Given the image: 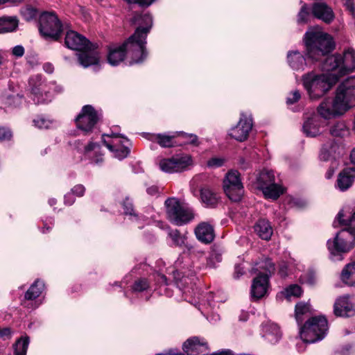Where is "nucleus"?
Instances as JSON below:
<instances>
[{
	"label": "nucleus",
	"instance_id": "nucleus-1",
	"mask_svg": "<svg viewBox=\"0 0 355 355\" xmlns=\"http://www.w3.org/2000/svg\"><path fill=\"white\" fill-rule=\"evenodd\" d=\"M132 23L138 25L134 34L121 45H114L110 48L107 60L113 66L122 62L126 54L130 57L131 63L141 62L147 56L146 40L153 24L152 17L148 13L135 14L132 18Z\"/></svg>",
	"mask_w": 355,
	"mask_h": 355
},
{
	"label": "nucleus",
	"instance_id": "nucleus-2",
	"mask_svg": "<svg viewBox=\"0 0 355 355\" xmlns=\"http://www.w3.org/2000/svg\"><path fill=\"white\" fill-rule=\"evenodd\" d=\"M355 105V76L345 80L338 87L334 100L327 98L318 108L319 114L324 119H330L342 114Z\"/></svg>",
	"mask_w": 355,
	"mask_h": 355
},
{
	"label": "nucleus",
	"instance_id": "nucleus-3",
	"mask_svg": "<svg viewBox=\"0 0 355 355\" xmlns=\"http://www.w3.org/2000/svg\"><path fill=\"white\" fill-rule=\"evenodd\" d=\"M343 216V211H339L337 220L340 224L348 227L337 233L333 240L329 239L327 242L330 259L334 261L343 260V255L355 245V226L351 224L352 216L347 220H345Z\"/></svg>",
	"mask_w": 355,
	"mask_h": 355
},
{
	"label": "nucleus",
	"instance_id": "nucleus-4",
	"mask_svg": "<svg viewBox=\"0 0 355 355\" xmlns=\"http://www.w3.org/2000/svg\"><path fill=\"white\" fill-rule=\"evenodd\" d=\"M343 216V211H339L337 220L340 224L348 227L337 233L333 240L329 239L327 242L330 259L334 261L343 260V255L355 245V226L351 224L352 216L347 220H345Z\"/></svg>",
	"mask_w": 355,
	"mask_h": 355
},
{
	"label": "nucleus",
	"instance_id": "nucleus-5",
	"mask_svg": "<svg viewBox=\"0 0 355 355\" xmlns=\"http://www.w3.org/2000/svg\"><path fill=\"white\" fill-rule=\"evenodd\" d=\"M64 42L67 48L80 51L78 61L84 67L98 64L99 55L96 46L85 37L76 31H69L66 34Z\"/></svg>",
	"mask_w": 355,
	"mask_h": 355
},
{
	"label": "nucleus",
	"instance_id": "nucleus-6",
	"mask_svg": "<svg viewBox=\"0 0 355 355\" xmlns=\"http://www.w3.org/2000/svg\"><path fill=\"white\" fill-rule=\"evenodd\" d=\"M338 81V76L334 71L318 74L310 72L302 76L303 85L311 99L324 96Z\"/></svg>",
	"mask_w": 355,
	"mask_h": 355
},
{
	"label": "nucleus",
	"instance_id": "nucleus-7",
	"mask_svg": "<svg viewBox=\"0 0 355 355\" xmlns=\"http://www.w3.org/2000/svg\"><path fill=\"white\" fill-rule=\"evenodd\" d=\"M304 42L308 58L315 61L330 53L334 48L331 35L322 31L306 32Z\"/></svg>",
	"mask_w": 355,
	"mask_h": 355
},
{
	"label": "nucleus",
	"instance_id": "nucleus-8",
	"mask_svg": "<svg viewBox=\"0 0 355 355\" xmlns=\"http://www.w3.org/2000/svg\"><path fill=\"white\" fill-rule=\"evenodd\" d=\"M31 98L37 104L48 103L55 94H62L64 87L55 81L46 82L41 75L33 76L29 79Z\"/></svg>",
	"mask_w": 355,
	"mask_h": 355
},
{
	"label": "nucleus",
	"instance_id": "nucleus-9",
	"mask_svg": "<svg viewBox=\"0 0 355 355\" xmlns=\"http://www.w3.org/2000/svg\"><path fill=\"white\" fill-rule=\"evenodd\" d=\"M322 67L327 71L335 72L339 78L355 69V51L348 49L345 51L343 56L333 55L327 57Z\"/></svg>",
	"mask_w": 355,
	"mask_h": 355
},
{
	"label": "nucleus",
	"instance_id": "nucleus-10",
	"mask_svg": "<svg viewBox=\"0 0 355 355\" xmlns=\"http://www.w3.org/2000/svg\"><path fill=\"white\" fill-rule=\"evenodd\" d=\"M327 330L328 323L324 317H313L302 327L300 336L304 342L313 343L324 338Z\"/></svg>",
	"mask_w": 355,
	"mask_h": 355
},
{
	"label": "nucleus",
	"instance_id": "nucleus-11",
	"mask_svg": "<svg viewBox=\"0 0 355 355\" xmlns=\"http://www.w3.org/2000/svg\"><path fill=\"white\" fill-rule=\"evenodd\" d=\"M165 206L168 219L177 225L185 224L193 218L192 210L182 206L175 198H168L165 201Z\"/></svg>",
	"mask_w": 355,
	"mask_h": 355
},
{
	"label": "nucleus",
	"instance_id": "nucleus-12",
	"mask_svg": "<svg viewBox=\"0 0 355 355\" xmlns=\"http://www.w3.org/2000/svg\"><path fill=\"white\" fill-rule=\"evenodd\" d=\"M40 31L45 38L58 40L62 32V25L54 12H44L40 17Z\"/></svg>",
	"mask_w": 355,
	"mask_h": 355
},
{
	"label": "nucleus",
	"instance_id": "nucleus-13",
	"mask_svg": "<svg viewBox=\"0 0 355 355\" xmlns=\"http://www.w3.org/2000/svg\"><path fill=\"white\" fill-rule=\"evenodd\" d=\"M223 189L227 196L233 202H239L243 194L244 188L237 171H229L223 180Z\"/></svg>",
	"mask_w": 355,
	"mask_h": 355
},
{
	"label": "nucleus",
	"instance_id": "nucleus-14",
	"mask_svg": "<svg viewBox=\"0 0 355 355\" xmlns=\"http://www.w3.org/2000/svg\"><path fill=\"white\" fill-rule=\"evenodd\" d=\"M100 120V115L89 105L83 107L80 112L76 118L77 128L85 133L90 132Z\"/></svg>",
	"mask_w": 355,
	"mask_h": 355
},
{
	"label": "nucleus",
	"instance_id": "nucleus-15",
	"mask_svg": "<svg viewBox=\"0 0 355 355\" xmlns=\"http://www.w3.org/2000/svg\"><path fill=\"white\" fill-rule=\"evenodd\" d=\"M103 142L105 146L113 153L114 156L119 159H124L130 153L128 148L123 144L119 134L112 133L111 135H103Z\"/></svg>",
	"mask_w": 355,
	"mask_h": 355
},
{
	"label": "nucleus",
	"instance_id": "nucleus-16",
	"mask_svg": "<svg viewBox=\"0 0 355 355\" xmlns=\"http://www.w3.org/2000/svg\"><path fill=\"white\" fill-rule=\"evenodd\" d=\"M191 164L189 156H177L162 159L159 161V168L166 173H178L186 169Z\"/></svg>",
	"mask_w": 355,
	"mask_h": 355
},
{
	"label": "nucleus",
	"instance_id": "nucleus-17",
	"mask_svg": "<svg viewBox=\"0 0 355 355\" xmlns=\"http://www.w3.org/2000/svg\"><path fill=\"white\" fill-rule=\"evenodd\" d=\"M252 128V119L250 115L241 113L240 120L237 125L230 130V136L239 141H243L247 139L249 132Z\"/></svg>",
	"mask_w": 355,
	"mask_h": 355
},
{
	"label": "nucleus",
	"instance_id": "nucleus-18",
	"mask_svg": "<svg viewBox=\"0 0 355 355\" xmlns=\"http://www.w3.org/2000/svg\"><path fill=\"white\" fill-rule=\"evenodd\" d=\"M269 277L267 274L260 273L253 279L250 291L253 300H258L266 295Z\"/></svg>",
	"mask_w": 355,
	"mask_h": 355
},
{
	"label": "nucleus",
	"instance_id": "nucleus-19",
	"mask_svg": "<svg viewBox=\"0 0 355 355\" xmlns=\"http://www.w3.org/2000/svg\"><path fill=\"white\" fill-rule=\"evenodd\" d=\"M355 180V166L347 167L342 170L337 178L336 188L345 191L353 184Z\"/></svg>",
	"mask_w": 355,
	"mask_h": 355
},
{
	"label": "nucleus",
	"instance_id": "nucleus-20",
	"mask_svg": "<svg viewBox=\"0 0 355 355\" xmlns=\"http://www.w3.org/2000/svg\"><path fill=\"white\" fill-rule=\"evenodd\" d=\"M200 199L205 207L214 208L220 201V196L214 189L205 185L200 187Z\"/></svg>",
	"mask_w": 355,
	"mask_h": 355
},
{
	"label": "nucleus",
	"instance_id": "nucleus-21",
	"mask_svg": "<svg viewBox=\"0 0 355 355\" xmlns=\"http://www.w3.org/2000/svg\"><path fill=\"white\" fill-rule=\"evenodd\" d=\"M313 16L327 24H330L334 19V13L329 6L324 3H315L311 8Z\"/></svg>",
	"mask_w": 355,
	"mask_h": 355
},
{
	"label": "nucleus",
	"instance_id": "nucleus-22",
	"mask_svg": "<svg viewBox=\"0 0 355 355\" xmlns=\"http://www.w3.org/2000/svg\"><path fill=\"white\" fill-rule=\"evenodd\" d=\"M334 312L336 316L350 317L355 314V309L348 297H340L334 303Z\"/></svg>",
	"mask_w": 355,
	"mask_h": 355
},
{
	"label": "nucleus",
	"instance_id": "nucleus-23",
	"mask_svg": "<svg viewBox=\"0 0 355 355\" xmlns=\"http://www.w3.org/2000/svg\"><path fill=\"white\" fill-rule=\"evenodd\" d=\"M207 343L197 337L189 338L183 345V350L187 355H198L207 351Z\"/></svg>",
	"mask_w": 355,
	"mask_h": 355
},
{
	"label": "nucleus",
	"instance_id": "nucleus-24",
	"mask_svg": "<svg viewBox=\"0 0 355 355\" xmlns=\"http://www.w3.org/2000/svg\"><path fill=\"white\" fill-rule=\"evenodd\" d=\"M197 239L204 243H210L214 239V230L213 226L207 222L200 223L195 229Z\"/></svg>",
	"mask_w": 355,
	"mask_h": 355
},
{
	"label": "nucleus",
	"instance_id": "nucleus-25",
	"mask_svg": "<svg viewBox=\"0 0 355 355\" xmlns=\"http://www.w3.org/2000/svg\"><path fill=\"white\" fill-rule=\"evenodd\" d=\"M254 231L263 240L270 239L273 229L270 222L266 218H259L254 225Z\"/></svg>",
	"mask_w": 355,
	"mask_h": 355
},
{
	"label": "nucleus",
	"instance_id": "nucleus-26",
	"mask_svg": "<svg viewBox=\"0 0 355 355\" xmlns=\"http://www.w3.org/2000/svg\"><path fill=\"white\" fill-rule=\"evenodd\" d=\"M340 147L338 144L334 140H331L323 145L320 153V158L323 161H327L331 158L335 159L337 155H340Z\"/></svg>",
	"mask_w": 355,
	"mask_h": 355
},
{
	"label": "nucleus",
	"instance_id": "nucleus-27",
	"mask_svg": "<svg viewBox=\"0 0 355 355\" xmlns=\"http://www.w3.org/2000/svg\"><path fill=\"white\" fill-rule=\"evenodd\" d=\"M175 135L171 136L166 134H146V138L148 140L156 142L162 148H171L175 146Z\"/></svg>",
	"mask_w": 355,
	"mask_h": 355
},
{
	"label": "nucleus",
	"instance_id": "nucleus-28",
	"mask_svg": "<svg viewBox=\"0 0 355 355\" xmlns=\"http://www.w3.org/2000/svg\"><path fill=\"white\" fill-rule=\"evenodd\" d=\"M320 119L314 116L304 123L303 132L308 137H315L320 133Z\"/></svg>",
	"mask_w": 355,
	"mask_h": 355
},
{
	"label": "nucleus",
	"instance_id": "nucleus-29",
	"mask_svg": "<svg viewBox=\"0 0 355 355\" xmlns=\"http://www.w3.org/2000/svg\"><path fill=\"white\" fill-rule=\"evenodd\" d=\"M86 155L94 162L98 164L103 160V154L101 152V146L96 143L90 142L85 148Z\"/></svg>",
	"mask_w": 355,
	"mask_h": 355
},
{
	"label": "nucleus",
	"instance_id": "nucleus-30",
	"mask_svg": "<svg viewBox=\"0 0 355 355\" xmlns=\"http://www.w3.org/2000/svg\"><path fill=\"white\" fill-rule=\"evenodd\" d=\"M263 331L264 337L271 343H276L281 338V331L279 327L276 324H268L265 325Z\"/></svg>",
	"mask_w": 355,
	"mask_h": 355
},
{
	"label": "nucleus",
	"instance_id": "nucleus-31",
	"mask_svg": "<svg viewBox=\"0 0 355 355\" xmlns=\"http://www.w3.org/2000/svg\"><path fill=\"white\" fill-rule=\"evenodd\" d=\"M287 59L290 67L294 70L304 69L306 60L299 51L289 52Z\"/></svg>",
	"mask_w": 355,
	"mask_h": 355
},
{
	"label": "nucleus",
	"instance_id": "nucleus-32",
	"mask_svg": "<svg viewBox=\"0 0 355 355\" xmlns=\"http://www.w3.org/2000/svg\"><path fill=\"white\" fill-rule=\"evenodd\" d=\"M18 26V20L15 17H3L0 18V33L14 31Z\"/></svg>",
	"mask_w": 355,
	"mask_h": 355
},
{
	"label": "nucleus",
	"instance_id": "nucleus-33",
	"mask_svg": "<svg viewBox=\"0 0 355 355\" xmlns=\"http://www.w3.org/2000/svg\"><path fill=\"white\" fill-rule=\"evenodd\" d=\"M44 288V284L43 282L37 279L36 280L26 291L25 294V300L27 301H32L38 297L42 293Z\"/></svg>",
	"mask_w": 355,
	"mask_h": 355
},
{
	"label": "nucleus",
	"instance_id": "nucleus-34",
	"mask_svg": "<svg viewBox=\"0 0 355 355\" xmlns=\"http://www.w3.org/2000/svg\"><path fill=\"white\" fill-rule=\"evenodd\" d=\"M341 279L349 286L355 285V262L346 266L343 270Z\"/></svg>",
	"mask_w": 355,
	"mask_h": 355
},
{
	"label": "nucleus",
	"instance_id": "nucleus-35",
	"mask_svg": "<svg viewBox=\"0 0 355 355\" xmlns=\"http://www.w3.org/2000/svg\"><path fill=\"white\" fill-rule=\"evenodd\" d=\"M258 187L261 189L264 186H268L270 184L275 183V174L271 170L263 169L257 178Z\"/></svg>",
	"mask_w": 355,
	"mask_h": 355
},
{
	"label": "nucleus",
	"instance_id": "nucleus-36",
	"mask_svg": "<svg viewBox=\"0 0 355 355\" xmlns=\"http://www.w3.org/2000/svg\"><path fill=\"white\" fill-rule=\"evenodd\" d=\"M261 190L266 198H272L273 200L277 199L283 193L282 187L276 183L270 184L268 186H264Z\"/></svg>",
	"mask_w": 355,
	"mask_h": 355
},
{
	"label": "nucleus",
	"instance_id": "nucleus-37",
	"mask_svg": "<svg viewBox=\"0 0 355 355\" xmlns=\"http://www.w3.org/2000/svg\"><path fill=\"white\" fill-rule=\"evenodd\" d=\"M330 133L336 137H343L349 134V128L344 121H338L330 128Z\"/></svg>",
	"mask_w": 355,
	"mask_h": 355
},
{
	"label": "nucleus",
	"instance_id": "nucleus-38",
	"mask_svg": "<svg viewBox=\"0 0 355 355\" xmlns=\"http://www.w3.org/2000/svg\"><path fill=\"white\" fill-rule=\"evenodd\" d=\"M29 344L28 337L21 338L14 345L15 355H26L27 349Z\"/></svg>",
	"mask_w": 355,
	"mask_h": 355
},
{
	"label": "nucleus",
	"instance_id": "nucleus-39",
	"mask_svg": "<svg viewBox=\"0 0 355 355\" xmlns=\"http://www.w3.org/2000/svg\"><path fill=\"white\" fill-rule=\"evenodd\" d=\"M168 236L172 239L173 244L176 246H182L184 244L186 237L180 234L178 230H171Z\"/></svg>",
	"mask_w": 355,
	"mask_h": 355
},
{
	"label": "nucleus",
	"instance_id": "nucleus-40",
	"mask_svg": "<svg viewBox=\"0 0 355 355\" xmlns=\"http://www.w3.org/2000/svg\"><path fill=\"white\" fill-rule=\"evenodd\" d=\"M312 16L311 9H309L306 5H304L298 13L297 21L299 23H306L310 20Z\"/></svg>",
	"mask_w": 355,
	"mask_h": 355
},
{
	"label": "nucleus",
	"instance_id": "nucleus-41",
	"mask_svg": "<svg viewBox=\"0 0 355 355\" xmlns=\"http://www.w3.org/2000/svg\"><path fill=\"white\" fill-rule=\"evenodd\" d=\"M302 288L297 284H293L286 288L284 292L286 298L289 299L291 297H298L302 294Z\"/></svg>",
	"mask_w": 355,
	"mask_h": 355
},
{
	"label": "nucleus",
	"instance_id": "nucleus-42",
	"mask_svg": "<svg viewBox=\"0 0 355 355\" xmlns=\"http://www.w3.org/2000/svg\"><path fill=\"white\" fill-rule=\"evenodd\" d=\"M122 205L125 215H130V216H132L134 219H137V216L135 213L132 203L128 198H126L123 200Z\"/></svg>",
	"mask_w": 355,
	"mask_h": 355
},
{
	"label": "nucleus",
	"instance_id": "nucleus-43",
	"mask_svg": "<svg viewBox=\"0 0 355 355\" xmlns=\"http://www.w3.org/2000/svg\"><path fill=\"white\" fill-rule=\"evenodd\" d=\"M35 126L40 129H48L52 125V121L43 116H38L33 120Z\"/></svg>",
	"mask_w": 355,
	"mask_h": 355
},
{
	"label": "nucleus",
	"instance_id": "nucleus-44",
	"mask_svg": "<svg viewBox=\"0 0 355 355\" xmlns=\"http://www.w3.org/2000/svg\"><path fill=\"white\" fill-rule=\"evenodd\" d=\"M309 310V307L308 304L300 302L296 304L295 306V316L297 320H301V315L308 312Z\"/></svg>",
	"mask_w": 355,
	"mask_h": 355
},
{
	"label": "nucleus",
	"instance_id": "nucleus-45",
	"mask_svg": "<svg viewBox=\"0 0 355 355\" xmlns=\"http://www.w3.org/2000/svg\"><path fill=\"white\" fill-rule=\"evenodd\" d=\"M21 12L24 19L27 21L33 19L37 15V10L31 6L24 8L21 10Z\"/></svg>",
	"mask_w": 355,
	"mask_h": 355
},
{
	"label": "nucleus",
	"instance_id": "nucleus-46",
	"mask_svg": "<svg viewBox=\"0 0 355 355\" xmlns=\"http://www.w3.org/2000/svg\"><path fill=\"white\" fill-rule=\"evenodd\" d=\"M149 284L146 279H139L135 282L132 289L135 291L141 292L146 290Z\"/></svg>",
	"mask_w": 355,
	"mask_h": 355
},
{
	"label": "nucleus",
	"instance_id": "nucleus-47",
	"mask_svg": "<svg viewBox=\"0 0 355 355\" xmlns=\"http://www.w3.org/2000/svg\"><path fill=\"white\" fill-rule=\"evenodd\" d=\"M301 95L299 91L295 90L291 92L286 98V103L288 105H293L300 100Z\"/></svg>",
	"mask_w": 355,
	"mask_h": 355
},
{
	"label": "nucleus",
	"instance_id": "nucleus-48",
	"mask_svg": "<svg viewBox=\"0 0 355 355\" xmlns=\"http://www.w3.org/2000/svg\"><path fill=\"white\" fill-rule=\"evenodd\" d=\"M260 268H264L269 273H272L275 270V265L270 259H265L264 263H263Z\"/></svg>",
	"mask_w": 355,
	"mask_h": 355
},
{
	"label": "nucleus",
	"instance_id": "nucleus-49",
	"mask_svg": "<svg viewBox=\"0 0 355 355\" xmlns=\"http://www.w3.org/2000/svg\"><path fill=\"white\" fill-rule=\"evenodd\" d=\"M224 163V159L220 157H213L210 159L207 164L210 167H220Z\"/></svg>",
	"mask_w": 355,
	"mask_h": 355
},
{
	"label": "nucleus",
	"instance_id": "nucleus-50",
	"mask_svg": "<svg viewBox=\"0 0 355 355\" xmlns=\"http://www.w3.org/2000/svg\"><path fill=\"white\" fill-rule=\"evenodd\" d=\"M85 188L82 184L76 185L71 189V193L78 197L83 196L85 193Z\"/></svg>",
	"mask_w": 355,
	"mask_h": 355
},
{
	"label": "nucleus",
	"instance_id": "nucleus-51",
	"mask_svg": "<svg viewBox=\"0 0 355 355\" xmlns=\"http://www.w3.org/2000/svg\"><path fill=\"white\" fill-rule=\"evenodd\" d=\"M208 178V176L205 174H199L196 175L192 181L194 184H196L197 186L200 184V183H203L207 181Z\"/></svg>",
	"mask_w": 355,
	"mask_h": 355
},
{
	"label": "nucleus",
	"instance_id": "nucleus-52",
	"mask_svg": "<svg viewBox=\"0 0 355 355\" xmlns=\"http://www.w3.org/2000/svg\"><path fill=\"white\" fill-rule=\"evenodd\" d=\"M128 3H137L141 6H149L155 0H125Z\"/></svg>",
	"mask_w": 355,
	"mask_h": 355
},
{
	"label": "nucleus",
	"instance_id": "nucleus-53",
	"mask_svg": "<svg viewBox=\"0 0 355 355\" xmlns=\"http://www.w3.org/2000/svg\"><path fill=\"white\" fill-rule=\"evenodd\" d=\"M11 132L8 129L0 128V140H7L11 137Z\"/></svg>",
	"mask_w": 355,
	"mask_h": 355
},
{
	"label": "nucleus",
	"instance_id": "nucleus-54",
	"mask_svg": "<svg viewBox=\"0 0 355 355\" xmlns=\"http://www.w3.org/2000/svg\"><path fill=\"white\" fill-rule=\"evenodd\" d=\"M12 53L16 57H21L24 53V49L22 46L17 45L12 49Z\"/></svg>",
	"mask_w": 355,
	"mask_h": 355
},
{
	"label": "nucleus",
	"instance_id": "nucleus-55",
	"mask_svg": "<svg viewBox=\"0 0 355 355\" xmlns=\"http://www.w3.org/2000/svg\"><path fill=\"white\" fill-rule=\"evenodd\" d=\"M183 137L185 138L187 144H196L198 140L197 136L194 135L183 134Z\"/></svg>",
	"mask_w": 355,
	"mask_h": 355
},
{
	"label": "nucleus",
	"instance_id": "nucleus-56",
	"mask_svg": "<svg viewBox=\"0 0 355 355\" xmlns=\"http://www.w3.org/2000/svg\"><path fill=\"white\" fill-rule=\"evenodd\" d=\"M11 336V330L9 328H3L0 329V337L3 339L9 338Z\"/></svg>",
	"mask_w": 355,
	"mask_h": 355
},
{
	"label": "nucleus",
	"instance_id": "nucleus-57",
	"mask_svg": "<svg viewBox=\"0 0 355 355\" xmlns=\"http://www.w3.org/2000/svg\"><path fill=\"white\" fill-rule=\"evenodd\" d=\"M244 273L243 268L240 265H236L234 268V277L239 278Z\"/></svg>",
	"mask_w": 355,
	"mask_h": 355
},
{
	"label": "nucleus",
	"instance_id": "nucleus-58",
	"mask_svg": "<svg viewBox=\"0 0 355 355\" xmlns=\"http://www.w3.org/2000/svg\"><path fill=\"white\" fill-rule=\"evenodd\" d=\"M148 194L150 196H157L159 193L158 188L156 186H152L147 189Z\"/></svg>",
	"mask_w": 355,
	"mask_h": 355
},
{
	"label": "nucleus",
	"instance_id": "nucleus-59",
	"mask_svg": "<svg viewBox=\"0 0 355 355\" xmlns=\"http://www.w3.org/2000/svg\"><path fill=\"white\" fill-rule=\"evenodd\" d=\"M64 202L68 205H71L74 202V198L72 196V193H67L64 196Z\"/></svg>",
	"mask_w": 355,
	"mask_h": 355
},
{
	"label": "nucleus",
	"instance_id": "nucleus-60",
	"mask_svg": "<svg viewBox=\"0 0 355 355\" xmlns=\"http://www.w3.org/2000/svg\"><path fill=\"white\" fill-rule=\"evenodd\" d=\"M43 67L44 71L49 73H51L53 71V67L50 63L44 64Z\"/></svg>",
	"mask_w": 355,
	"mask_h": 355
},
{
	"label": "nucleus",
	"instance_id": "nucleus-61",
	"mask_svg": "<svg viewBox=\"0 0 355 355\" xmlns=\"http://www.w3.org/2000/svg\"><path fill=\"white\" fill-rule=\"evenodd\" d=\"M351 162L355 164V148L352 150L350 154Z\"/></svg>",
	"mask_w": 355,
	"mask_h": 355
},
{
	"label": "nucleus",
	"instance_id": "nucleus-62",
	"mask_svg": "<svg viewBox=\"0 0 355 355\" xmlns=\"http://www.w3.org/2000/svg\"><path fill=\"white\" fill-rule=\"evenodd\" d=\"M279 272L281 275V276H282V277H284V276H286L287 275V273H286V270H284V268H281L279 269Z\"/></svg>",
	"mask_w": 355,
	"mask_h": 355
},
{
	"label": "nucleus",
	"instance_id": "nucleus-63",
	"mask_svg": "<svg viewBox=\"0 0 355 355\" xmlns=\"http://www.w3.org/2000/svg\"><path fill=\"white\" fill-rule=\"evenodd\" d=\"M351 224L352 225H354L355 226V211L353 213V214L352 215V220H351Z\"/></svg>",
	"mask_w": 355,
	"mask_h": 355
},
{
	"label": "nucleus",
	"instance_id": "nucleus-64",
	"mask_svg": "<svg viewBox=\"0 0 355 355\" xmlns=\"http://www.w3.org/2000/svg\"><path fill=\"white\" fill-rule=\"evenodd\" d=\"M332 173H333V171H329L327 173V178H330L332 175Z\"/></svg>",
	"mask_w": 355,
	"mask_h": 355
}]
</instances>
